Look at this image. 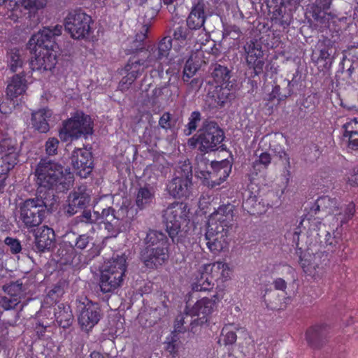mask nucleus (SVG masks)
<instances>
[{
    "mask_svg": "<svg viewBox=\"0 0 358 358\" xmlns=\"http://www.w3.org/2000/svg\"><path fill=\"white\" fill-rule=\"evenodd\" d=\"M234 209L230 203L222 205L209 216L205 236L208 249L214 254L228 246V234L234 224Z\"/></svg>",
    "mask_w": 358,
    "mask_h": 358,
    "instance_id": "f257e3e1",
    "label": "nucleus"
},
{
    "mask_svg": "<svg viewBox=\"0 0 358 358\" xmlns=\"http://www.w3.org/2000/svg\"><path fill=\"white\" fill-rule=\"evenodd\" d=\"M35 175L37 184L47 189H52L58 185H61L62 189H68L73 182L69 169L47 159H41L36 168Z\"/></svg>",
    "mask_w": 358,
    "mask_h": 358,
    "instance_id": "f03ea898",
    "label": "nucleus"
},
{
    "mask_svg": "<svg viewBox=\"0 0 358 358\" xmlns=\"http://www.w3.org/2000/svg\"><path fill=\"white\" fill-rule=\"evenodd\" d=\"M48 213V205L41 195L19 203L16 220L20 227L31 229L42 224Z\"/></svg>",
    "mask_w": 358,
    "mask_h": 358,
    "instance_id": "7ed1b4c3",
    "label": "nucleus"
},
{
    "mask_svg": "<svg viewBox=\"0 0 358 358\" xmlns=\"http://www.w3.org/2000/svg\"><path fill=\"white\" fill-rule=\"evenodd\" d=\"M192 169L188 160L180 162L173 178L167 185L169 193L175 198H187L192 191Z\"/></svg>",
    "mask_w": 358,
    "mask_h": 358,
    "instance_id": "20e7f679",
    "label": "nucleus"
},
{
    "mask_svg": "<svg viewBox=\"0 0 358 358\" xmlns=\"http://www.w3.org/2000/svg\"><path fill=\"white\" fill-rule=\"evenodd\" d=\"M93 24L91 16L81 9L70 10L64 18L65 30L74 39L88 37L92 32Z\"/></svg>",
    "mask_w": 358,
    "mask_h": 358,
    "instance_id": "39448f33",
    "label": "nucleus"
},
{
    "mask_svg": "<svg viewBox=\"0 0 358 358\" xmlns=\"http://www.w3.org/2000/svg\"><path fill=\"white\" fill-rule=\"evenodd\" d=\"M93 131L90 117L82 112H77L63 124L59 131V137L63 141L69 138H78L82 135L91 134Z\"/></svg>",
    "mask_w": 358,
    "mask_h": 358,
    "instance_id": "423d86ee",
    "label": "nucleus"
},
{
    "mask_svg": "<svg viewBox=\"0 0 358 358\" xmlns=\"http://www.w3.org/2000/svg\"><path fill=\"white\" fill-rule=\"evenodd\" d=\"M189 213L187 204L179 202L171 203L164 210V221L166 231L173 240L180 231L182 224L188 219Z\"/></svg>",
    "mask_w": 358,
    "mask_h": 358,
    "instance_id": "0eeeda50",
    "label": "nucleus"
},
{
    "mask_svg": "<svg viewBox=\"0 0 358 358\" xmlns=\"http://www.w3.org/2000/svg\"><path fill=\"white\" fill-rule=\"evenodd\" d=\"M224 131L213 122L205 121L197 138L201 151L208 152L223 147Z\"/></svg>",
    "mask_w": 358,
    "mask_h": 358,
    "instance_id": "6e6552de",
    "label": "nucleus"
},
{
    "mask_svg": "<svg viewBox=\"0 0 358 358\" xmlns=\"http://www.w3.org/2000/svg\"><path fill=\"white\" fill-rule=\"evenodd\" d=\"M77 311L78 323L85 331L92 329L101 319L99 305L86 297L81 298L77 301Z\"/></svg>",
    "mask_w": 358,
    "mask_h": 358,
    "instance_id": "1a4fd4ad",
    "label": "nucleus"
},
{
    "mask_svg": "<svg viewBox=\"0 0 358 358\" xmlns=\"http://www.w3.org/2000/svg\"><path fill=\"white\" fill-rule=\"evenodd\" d=\"M206 15L204 11L203 3H198L192 7L190 13L187 18V26L189 27L198 37L201 38H195V41L201 45L208 41L209 36L204 28V23Z\"/></svg>",
    "mask_w": 358,
    "mask_h": 358,
    "instance_id": "9d476101",
    "label": "nucleus"
},
{
    "mask_svg": "<svg viewBox=\"0 0 358 358\" xmlns=\"http://www.w3.org/2000/svg\"><path fill=\"white\" fill-rule=\"evenodd\" d=\"M213 298L215 299L202 298L198 300L192 307L186 308L187 315H189L190 317H197L194 320H190L192 326L201 325L207 322L208 317L217 308V297L215 295Z\"/></svg>",
    "mask_w": 358,
    "mask_h": 358,
    "instance_id": "9b49d317",
    "label": "nucleus"
},
{
    "mask_svg": "<svg viewBox=\"0 0 358 358\" xmlns=\"http://www.w3.org/2000/svg\"><path fill=\"white\" fill-rule=\"evenodd\" d=\"M19 149L16 141L5 138L0 141V175L7 174L18 162Z\"/></svg>",
    "mask_w": 358,
    "mask_h": 358,
    "instance_id": "f8f14e48",
    "label": "nucleus"
},
{
    "mask_svg": "<svg viewBox=\"0 0 358 358\" xmlns=\"http://www.w3.org/2000/svg\"><path fill=\"white\" fill-rule=\"evenodd\" d=\"M62 26L55 25L53 27H45L38 33L31 36L28 43V48L29 50H34L38 48L41 50L43 48L52 49V43L54 37L59 36L62 34Z\"/></svg>",
    "mask_w": 358,
    "mask_h": 358,
    "instance_id": "ddd939ff",
    "label": "nucleus"
},
{
    "mask_svg": "<svg viewBox=\"0 0 358 358\" xmlns=\"http://www.w3.org/2000/svg\"><path fill=\"white\" fill-rule=\"evenodd\" d=\"M355 213V205L353 202L343 203L339 201L332 215H330L327 223H330L331 230L334 233L336 230L351 220Z\"/></svg>",
    "mask_w": 358,
    "mask_h": 358,
    "instance_id": "4468645a",
    "label": "nucleus"
},
{
    "mask_svg": "<svg viewBox=\"0 0 358 358\" xmlns=\"http://www.w3.org/2000/svg\"><path fill=\"white\" fill-rule=\"evenodd\" d=\"M34 52L35 57L31 59L29 65L33 71L52 70L57 63L56 54L51 48L30 50Z\"/></svg>",
    "mask_w": 358,
    "mask_h": 358,
    "instance_id": "2eb2a0df",
    "label": "nucleus"
},
{
    "mask_svg": "<svg viewBox=\"0 0 358 358\" xmlns=\"http://www.w3.org/2000/svg\"><path fill=\"white\" fill-rule=\"evenodd\" d=\"M244 50L248 65L253 69L255 76L259 75L263 71L264 65L261 45L257 41L251 40L244 45Z\"/></svg>",
    "mask_w": 358,
    "mask_h": 358,
    "instance_id": "dca6fc26",
    "label": "nucleus"
},
{
    "mask_svg": "<svg viewBox=\"0 0 358 358\" xmlns=\"http://www.w3.org/2000/svg\"><path fill=\"white\" fill-rule=\"evenodd\" d=\"M71 164L78 176L87 178L92 171L91 153L80 148L75 150L71 155Z\"/></svg>",
    "mask_w": 358,
    "mask_h": 358,
    "instance_id": "f3484780",
    "label": "nucleus"
},
{
    "mask_svg": "<svg viewBox=\"0 0 358 358\" xmlns=\"http://www.w3.org/2000/svg\"><path fill=\"white\" fill-rule=\"evenodd\" d=\"M331 334V329L327 324H317L309 328L306 333L308 345L313 348L322 347Z\"/></svg>",
    "mask_w": 358,
    "mask_h": 358,
    "instance_id": "a211bd4d",
    "label": "nucleus"
},
{
    "mask_svg": "<svg viewBox=\"0 0 358 358\" xmlns=\"http://www.w3.org/2000/svg\"><path fill=\"white\" fill-rule=\"evenodd\" d=\"M127 268L126 256L124 255H117L104 262L101 266L100 273L114 275L124 280Z\"/></svg>",
    "mask_w": 358,
    "mask_h": 358,
    "instance_id": "6ab92c4d",
    "label": "nucleus"
},
{
    "mask_svg": "<svg viewBox=\"0 0 358 358\" xmlns=\"http://www.w3.org/2000/svg\"><path fill=\"white\" fill-rule=\"evenodd\" d=\"M137 56L131 57L124 67L127 72V76L122 78L119 84V87L121 90L128 89L129 87L135 81V80L143 72L145 69L144 65Z\"/></svg>",
    "mask_w": 358,
    "mask_h": 358,
    "instance_id": "aec40b11",
    "label": "nucleus"
},
{
    "mask_svg": "<svg viewBox=\"0 0 358 358\" xmlns=\"http://www.w3.org/2000/svg\"><path fill=\"white\" fill-rule=\"evenodd\" d=\"M213 171L210 172V180L207 185L214 188L221 185L229 177L231 171V164L229 161L211 162Z\"/></svg>",
    "mask_w": 358,
    "mask_h": 358,
    "instance_id": "412c9836",
    "label": "nucleus"
},
{
    "mask_svg": "<svg viewBox=\"0 0 358 358\" xmlns=\"http://www.w3.org/2000/svg\"><path fill=\"white\" fill-rule=\"evenodd\" d=\"M169 248L143 249L141 252V258L148 268H157L162 266L169 259Z\"/></svg>",
    "mask_w": 358,
    "mask_h": 358,
    "instance_id": "4be33fe9",
    "label": "nucleus"
},
{
    "mask_svg": "<svg viewBox=\"0 0 358 358\" xmlns=\"http://www.w3.org/2000/svg\"><path fill=\"white\" fill-rule=\"evenodd\" d=\"M99 220L104 224L105 229L108 232V236L116 237L120 232L122 221L113 208L103 209L101 214H99Z\"/></svg>",
    "mask_w": 358,
    "mask_h": 358,
    "instance_id": "5701e85b",
    "label": "nucleus"
},
{
    "mask_svg": "<svg viewBox=\"0 0 358 358\" xmlns=\"http://www.w3.org/2000/svg\"><path fill=\"white\" fill-rule=\"evenodd\" d=\"M339 201V199L331 198L329 196H321L310 207V213L317 215L318 219L321 218L320 213H324L326 220H328L330 215H332L334 210H336Z\"/></svg>",
    "mask_w": 358,
    "mask_h": 358,
    "instance_id": "b1692460",
    "label": "nucleus"
},
{
    "mask_svg": "<svg viewBox=\"0 0 358 358\" xmlns=\"http://www.w3.org/2000/svg\"><path fill=\"white\" fill-rule=\"evenodd\" d=\"M90 201V194L85 187H80L69 196V205L66 213L73 215L80 209L86 207Z\"/></svg>",
    "mask_w": 358,
    "mask_h": 358,
    "instance_id": "393cba45",
    "label": "nucleus"
},
{
    "mask_svg": "<svg viewBox=\"0 0 358 358\" xmlns=\"http://www.w3.org/2000/svg\"><path fill=\"white\" fill-rule=\"evenodd\" d=\"M331 3L332 0H315L310 8L313 19L324 27H328L329 19L333 17L331 13L327 12Z\"/></svg>",
    "mask_w": 358,
    "mask_h": 358,
    "instance_id": "a878e982",
    "label": "nucleus"
},
{
    "mask_svg": "<svg viewBox=\"0 0 358 358\" xmlns=\"http://www.w3.org/2000/svg\"><path fill=\"white\" fill-rule=\"evenodd\" d=\"M55 240L54 231L44 226L41 228L35 234L34 250L37 252H43L50 249Z\"/></svg>",
    "mask_w": 358,
    "mask_h": 358,
    "instance_id": "bb28decb",
    "label": "nucleus"
},
{
    "mask_svg": "<svg viewBox=\"0 0 358 358\" xmlns=\"http://www.w3.org/2000/svg\"><path fill=\"white\" fill-rule=\"evenodd\" d=\"M173 38L174 43H177L180 45H190L194 43L198 44L195 38H201L198 37L189 27H186L183 24H178L173 30Z\"/></svg>",
    "mask_w": 358,
    "mask_h": 358,
    "instance_id": "cd10ccee",
    "label": "nucleus"
},
{
    "mask_svg": "<svg viewBox=\"0 0 358 358\" xmlns=\"http://www.w3.org/2000/svg\"><path fill=\"white\" fill-rule=\"evenodd\" d=\"M204 271L209 273L212 280L224 282L231 278V269L227 264L216 262L213 264H204Z\"/></svg>",
    "mask_w": 358,
    "mask_h": 358,
    "instance_id": "c85d7f7f",
    "label": "nucleus"
},
{
    "mask_svg": "<svg viewBox=\"0 0 358 358\" xmlns=\"http://www.w3.org/2000/svg\"><path fill=\"white\" fill-rule=\"evenodd\" d=\"M341 129L343 138L348 141V148L358 150V118L350 120L342 126Z\"/></svg>",
    "mask_w": 358,
    "mask_h": 358,
    "instance_id": "c756f323",
    "label": "nucleus"
},
{
    "mask_svg": "<svg viewBox=\"0 0 358 358\" xmlns=\"http://www.w3.org/2000/svg\"><path fill=\"white\" fill-rule=\"evenodd\" d=\"M98 221H99V213L98 211H94L92 213L90 210H84L82 214L74 218L73 226L78 230H84L87 228L88 231L94 233V224Z\"/></svg>",
    "mask_w": 358,
    "mask_h": 358,
    "instance_id": "7c9ffc66",
    "label": "nucleus"
},
{
    "mask_svg": "<svg viewBox=\"0 0 358 358\" xmlns=\"http://www.w3.org/2000/svg\"><path fill=\"white\" fill-rule=\"evenodd\" d=\"M214 285L209 273L204 271V265H203L194 274L192 281V289L196 292L209 291Z\"/></svg>",
    "mask_w": 358,
    "mask_h": 358,
    "instance_id": "2f4dec72",
    "label": "nucleus"
},
{
    "mask_svg": "<svg viewBox=\"0 0 358 358\" xmlns=\"http://www.w3.org/2000/svg\"><path fill=\"white\" fill-rule=\"evenodd\" d=\"M26 83L24 75L17 74L14 76L7 86V96L10 100H13L24 94L27 89Z\"/></svg>",
    "mask_w": 358,
    "mask_h": 358,
    "instance_id": "473e14b6",
    "label": "nucleus"
},
{
    "mask_svg": "<svg viewBox=\"0 0 358 358\" xmlns=\"http://www.w3.org/2000/svg\"><path fill=\"white\" fill-rule=\"evenodd\" d=\"M146 247L144 249L169 248L168 238L160 231L150 230L145 239Z\"/></svg>",
    "mask_w": 358,
    "mask_h": 358,
    "instance_id": "72a5a7b5",
    "label": "nucleus"
},
{
    "mask_svg": "<svg viewBox=\"0 0 358 358\" xmlns=\"http://www.w3.org/2000/svg\"><path fill=\"white\" fill-rule=\"evenodd\" d=\"M52 115L50 110L47 108L40 109L32 113L33 127L41 133H45L49 130L48 119Z\"/></svg>",
    "mask_w": 358,
    "mask_h": 358,
    "instance_id": "f704fd0d",
    "label": "nucleus"
},
{
    "mask_svg": "<svg viewBox=\"0 0 358 358\" xmlns=\"http://www.w3.org/2000/svg\"><path fill=\"white\" fill-rule=\"evenodd\" d=\"M123 282L122 278L100 273L99 285L103 294L114 292L123 285Z\"/></svg>",
    "mask_w": 358,
    "mask_h": 358,
    "instance_id": "c9c22d12",
    "label": "nucleus"
},
{
    "mask_svg": "<svg viewBox=\"0 0 358 358\" xmlns=\"http://www.w3.org/2000/svg\"><path fill=\"white\" fill-rule=\"evenodd\" d=\"M55 317L58 324L62 328H68L72 324L73 316L69 306L59 304L55 309Z\"/></svg>",
    "mask_w": 358,
    "mask_h": 358,
    "instance_id": "e433bc0d",
    "label": "nucleus"
},
{
    "mask_svg": "<svg viewBox=\"0 0 358 358\" xmlns=\"http://www.w3.org/2000/svg\"><path fill=\"white\" fill-rule=\"evenodd\" d=\"M155 199L154 189L150 186L141 187L136 194V204L139 209L149 206Z\"/></svg>",
    "mask_w": 358,
    "mask_h": 358,
    "instance_id": "4c0bfd02",
    "label": "nucleus"
},
{
    "mask_svg": "<svg viewBox=\"0 0 358 358\" xmlns=\"http://www.w3.org/2000/svg\"><path fill=\"white\" fill-rule=\"evenodd\" d=\"M320 254L317 253L313 256H309L308 258L304 257L301 258L300 264L304 272L310 275H315L317 269L320 268L321 264Z\"/></svg>",
    "mask_w": 358,
    "mask_h": 358,
    "instance_id": "58836bf2",
    "label": "nucleus"
},
{
    "mask_svg": "<svg viewBox=\"0 0 358 358\" xmlns=\"http://www.w3.org/2000/svg\"><path fill=\"white\" fill-rule=\"evenodd\" d=\"M214 81L220 86L229 85L228 82L231 78L230 71L227 67L215 64L213 66L211 73Z\"/></svg>",
    "mask_w": 358,
    "mask_h": 358,
    "instance_id": "ea45409f",
    "label": "nucleus"
},
{
    "mask_svg": "<svg viewBox=\"0 0 358 358\" xmlns=\"http://www.w3.org/2000/svg\"><path fill=\"white\" fill-rule=\"evenodd\" d=\"M274 153L282 166V174L286 180L288 181L292 175L290 156L283 148H280L279 150H275Z\"/></svg>",
    "mask_w": 358,
    "mask_h": 358,
    "instance_id": "a19ab883",
    "label": "nucleus"
},
{
    "mask_svg": "<svg viewBox=\"0 0 358 358\" xmlns=\"http://www.w3.org/2000/svg\"><path fill=\"white\" fill-rule=\"evenodd\" d=\"M138 57L140 59H142L141 62L145 69L149 67H157L159 64V62L162 60V59H159V56L156 54V52L153 48L150 50L141 51L140 54L138 55Z\"/></svg>",
    "mask_w": 358,
    "mask_h": 358,
    "instance_id": "79ce46f5",
    "label": "nucleus"
},
{
    "mask_svg": "<svg viewBox=\"0 0 358 358\" xmlns=\"http://www.w3.org/2000/svg\"><path fill=\"white\" fill-rule=\"evenodd\" d=\"M3 289L8 295L15 298H19L20 301L24 295V289H23L22 282L20 280L4 285L3 286Z\"/></svg>",
    "mask_w": 358,
    "mask_h": 358,
    "instance_id": "37998d69",
    "label": "nucleus"
},
{
    "mask_svg": "<svg viewBox=\"0 0 358 358\" xmlns=\"http://www.w3.org/2000/svg\"><path fill=\"white\" fill-rule=\"evenodd\" d=\"M326 224L329 225V229L327 230L324 231V240L325 244L327 246H330L331 248V250H334V248L339 243L340 241V235L341 233L338 230H336L334 233L331 230L330 223H325L323 224L324 227H326Z\"/></svg>",
    "mask_w": 358,
    "mask_h": 358,
    "instance_id": "c03bdc74",
    "label": "nucleus"
},
{
    "mask_svg": "<svg viewBox=\"0 0 358 358\" xmlns=\"http://www.w3.org/2000/svg\"><path fill=\"white\" fill-rule=\"evenodd\" d=\"M172 47V40L170 37H164L162 41L159 43L158 46L157 48H152L156 54L159 56V59H163L166 58L171 50Z\"/></svg>",
    "mask_w": 358,
    "mask_h": 358,
    "instance_id": "a18cd8bd",
    "label": "nucleus"
},
{
    "mask_svg": "<svg viewBox=\"0 0 358 358\" xmlns=\"http://www.w3.org/2000/svg\"><path fill=\"white\" fill-rule=\"evenodd\" d=\"M10 1H13V0H10ZM15 4H20L27 10H37L45 7L47 0H17Z\"/></svg>",
    "mask_w": 358,
    "mask_h": 358,
    "instance_id": "49530a36",
    "label": "nucleus"
},
{
    "mask_svg": "<svg viewBox=\"0 0 358 358\" xmlns=\"http://www.w3.org/2000/svg\"><path fill=\"white\" fill-rule=\"evenodd\" d=\"M271 162V157L269 153L262 152L258 158L253 162V168L255 171H261L262 169H266Z\"/></svg>",
    "mask_w": 358,
    "mask_h": 358,
    "instance_id": "de8ad7c7",
    "label": "nucleus"
},
{
    "mask_svg": "<svg viewBox=\"0 0 358 358\" xmlns=\"http://www.w3.org/2000/svg\"><path fill=\"white\" fill-rule=\"evenodd\" d=\"M178 336L172 333L169 337L166 338V350L175 357L178 355L179 345H178Z\"/></svg>",
    "mask_w": 358,
    "mask_h": 358,
    "instance_id": "09e8293b",
    "label": "nucleus"
},
{
    "mask_svg": "<svg viewBox=\"0 0 358 358\" xmlns=\"http://www.w3.org/2000/svg\"><path fill=\"white\" fill-rule=\"evenodd\" d=\"M231 327V325H226L222 330V341L225 345L234 344L237 339V335Z\"/></svg>",
    "mask_w": 358,
    "mask_h": 358,
    "instance_id": "8fccbe9b",
    "label": "nucleus"
},
{
    "mask_svg": "<svg viewBox=\"0 0 358 358\" xmlns=\"http://www.w3.org/2000/svg\"><path fill=\"white\" fill-rule=\"evenodd\" d=\"M228 86L229 85H225L217 87L215 101L218 106H222L228 100L230 94Z\"/></svg>",
    "mask_w": 358,
    "mask_h": 358,
    "instance_id": "3c124183",
    "label": "nucleus"
},
{
    "mask_svg": "<svg viewBox=\"0 0 358 358\" xmlns=\"http://www.w3.org/2000/svg\"><path fill=\"white\" fill-rule=\"evenodd\" d=\"M19 298H15L11 296H5L0 299V306L4 310H10L15 308L20 303Z\"/></svg>",
    "mask_w": 358,
    "mask_h": 358,
    "instance_id": "603ef678",
    "label": "nucleus"
},
{
    "mask_svg": "<svg viewBox=\"0 0 358 358\" xmlns=\"http://www.w3.org/2000/svg\"><path fill=\"white\" fill-rule=\"evenodd\" d=\"M201 121V113L199 111H194L191 113L189 122L185 130L187 135H190L197 128L198 123Z\"/></svg>",
    "mask_w": 358,
    "mask_h": 358,
    "instance_id": "864d4df0",
    "label": "nucleus"
},
{
    "mask_svg": "<svg viewBox=\"0 0 358 358\" xmlns=\"http://www.w3.org/2000/svg\"><path fill=\"white\" fill-rule=\"evenodd\" d=\"M197 71V66L193 63L191 59H189L185 65L183 70L182 80L187 83L189 80L193 77Z\"/></svg>",
    "mask_w": 358,
    "mask_h": 358,
    "instance_id": "5fc2aeb1",
    "label": "nucleus"
},
{
    "mask_svg": "<svg viewBox=\"0 0 358 358\" xmlns=\"http://www.w3.org/2000/svg\"><path fill=\"white\" fill-rule=\"evenodd\" d=\"M59 141L57 138H49L45 144V152L48 155L52 156L57 154Z\"/></svg>",
    "mask_w": 358,
    "mask_h": 358,
    "instance_id": "6e6d98bb",
    "label": "nucleus"
},
{
    "mask_svg": "<svg viewBox=\"0 0 358 358\" xmlns=\"http://www.w3.org/2000/svg\"><path fill=\"white\" fill-rule=\"evenodd\" d=\"M90 241V237L87 234H81L78 236L73 243L69 242L71 246L79 249L83 250L87 248L89 242Z\"/></svg>",
    "mask_w": 358,
    "mask_h": 358,
    "instance_id": "4d7b16f0",
    "label": "nucleus"
},
{
    "mask_svg": "<svg viewBox=\"0 0 358 358\" xmlns=\"http://www.w3.org/2000/svg\"><path fill=\"white\" fill-rule=\"evenodd\" d=\"M320 46V51H319V55L317 57V61H325L327 63L328 62H331V56L333 52V50L331 47L319 45Z\"/></svg>",
    "mask_w": 358,
    "mask_h": 358,
    "instance_id": "13d9d810",
    "label": "nucleus"
},
{
    "mask_svg": "<svg viewBox=\"0 0 358 358\" xmlns=\"http://www.w3.org/2000/svg\"><path fill=\"white\" fill-rule=\"evenodd\" d=\"M280 87L279 85H275L273 87L271 92L268 94L267 100L268 101H273L276 100L275 105H278L280 102L286 99L287 95L282 94L280 92Z\"/></svg>",
    "mask_w": 358,
    "mask_h": 358,
    "instance_id": "bf43d9fd",
    "label": "nucleus"
},
{
    "mask_svg": "<svg viewBox=\"0 0 358 358\" xmlns=\"http://www.w3.org/2000/svg\"><path fill=\"white\" fill-rule=\"evenodd\" d=\"M9 64L13 72H15L18 67L22 66V62L18 51H11L9 57Z\"/></svg>",
    "mask_w": 358,
    "mask_h": 358,
    "instance_id": "052dcab7",
    "label": "nucleus"
},
{
    "mask_svg": "<svg viewBox=\"0 0 358 358\" xmlns=\"http://www.w3.org/2000/svg\"><path fill=\"white\" fill-rule=\"evenodd\" d=\"M4 243L10 248L13 254H17L22 250L20 242L16 238L7 237L4 241Z\"/></svg>",
    "mask_w": 358,
    "mask_h": 358,
    "instance_id": "680f3d73",
    "label": "nucleus"
},
{
    "mask_svg": "<svg viewBox=\"0 0 358 358\" xmlns=\"http://www.w3.org/2000/svg\"><path fill=\"white\" fill-rule=\"evenodd\" d=\"M239 335V339H243L245 344L253 348L254 340L252 338L249 332L244 327L235 328Z\"/></svg>",
    "mask_w": 358,
    "mask_h": 358,
    "instance_id": "e2e57ef3",
    "label": "nucleus"
},
{
    "mask_svg": "<svg viewBox=\"0 0 358 358\" xmlns=\"http://www.w3.org/2000/svg\"><path fill=\"white\" fill-rule=\"evenodd\" d=\"M185 314L187 313H185ZM189 316V315H186L185 317L183 315H180L176 318L174 326V331L173 333H180L185 331V328L183 327V325L188 322L185 320H187Z\"/></svg>",
    "mask_w": 358,
    "mask_h": 358,
    "instance_id": "0e129e2a",
    "label": "nucleus"
},
{
    "mask_svg": "<svg viewBox=\"0 0 358 358\" xmlns=\"http://www.w3.org/2000/svg\"><path fill=\"white\" fill-rule=\"evenodd\" d=\"M159 126L164 129H169L171 127V114L164 113L159 118Z\"/></svg>",
    "mask_w": 358,
    "mask_h": 358,
    "instance_id": "69168bd1",
    "label": "nucleus"
},
{
    "mask_svg": "<svg viewBox=\"0 0 358 358\" xmlns=\"http://www.w3.org/2000/svg\"><path fill=\"white\" fill-rule=\"evenodd\" d=\"M149 30V25L145 24L142 27L139 33L136 35V41L138 42H143L147 37V33Z\"/></svg>",
    "mask_w": 358,
    "mask_h": 358,
    "instance_id": "338daca9",
    "label": "nucleus"
},
{
    "mask_svg": "<svg viewBox=\"0 0 358 358\" xmlns=\"http://www.w3.org/2000/svg\"><path fill=\"white\" fill-rule=\"evenodd\" d=\"M348 182L350 185H358V168L353 169L352 173L348 177Z\"/></svg>",
    "mask_w": 358,
    "mask_h": 358,
    "instance_id": "774afa93",
    "label": "nucleus"
}]
</instances>
